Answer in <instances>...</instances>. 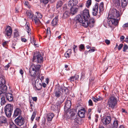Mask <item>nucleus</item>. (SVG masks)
Returning <instances> with one entry per match:
<instances>
[{
  "instance_id": "nucleus-36",
  "label": "nucleus",
  "mask_w": 128,
  "mask_h": 128,
  "mask_svg": "<svg viewBox=\"0 0 128 128\" xmlns=\"http://www.w3.org/2000/svg\"><path fill=\"white\" fill-rule=\"evenodd\" d=\"M36 112L34 111L33 112L30 118V119L32 122L34 121V119L36 116Z\"/></svg>"
},
{
  "instance_id": "nucleus-53",
  "label": "nucleus",
  "mask_w": 128,
  "mask_h": 128,
  "mask_svg": "<svg viewBox=\"0 0 128 128\" xmlns=\"http://www.w3.org/2000/svg\"><path fill=\"white\" fill-rule=\"evenodd\" d=\"M92 99L93 101L95 102H96L98 101L97 96L96 97H93L92 98Z\"/></svg>"
},
{
  "instance_id": "nucleus-18",
  "label": "nucleus",
  "mask_w": 128,
  "mask_h": 128,
  "mask_svg": "<svg viewBox=\"0 0 128 128\" xmlns=\"http://www.w3.org/2000/svg\"><path fill=\"white\" fill-rule=\"evenodd\" d=\"M7 100L10 102H12L13 99V96L11 93H8L6 94Z\"/></svg>"
},
{
  "instance_id": "nucleus-64",
  "label": "nucleus",
  "mask_w": 128,
  "mask_h": 128,
  "mask_svg": "<svg viewBox=\"0 0 128 128\" xmlns=\"http://www.w3.org/2000/svg\"><path fill=\"white\" fill-rule=\"evenodd\" d=\"M22 42H26L27 41V40L26 38H22Z\"/></svg>"
},
{
  "instance_id": "nucleus-47",
  "label": "nucleus",
  "mask_w": 128,
  "mask_h": 128,
  "mask_svg": "<svg viewBox=\"0 0 128 128\" xmlns=\"http://www.w3.org/2000/svg\"><path fill=\"white\" fill-rule=\"evenodd\" d=\"M74 119V121L78 124H79L80 122L79 120L80 118H75Z\"/></svg>"
},
{
  "instance_id": "nucleus-25",
  "label": "nucleus",
  "mask_w": 128,
  "mask_h": 128,
  "mask_svg": "<svg viewBox=\"0 0 128 128\" xmlns=\"http://www.w3.org/2000/svg\"><path fill=\"white\" fill-rule=\"evenodd\" d=\"M63 4V2L61 0L58 1L56 4V8L58 9V8L61 7Z\"/></svg>"
},
{
  "instance_id": "nucleus-49",
  "label": "nucleus",
  "mask_w": 128,
  "mask_h": 128,
  "mask_svg": "<svg viewBox=\"0 0 128 128\" xmlns=\"http://www.w3.org/2000/svg\"><path fill=\"white\" fill-rule=\"evenodd\" d=\"M70 54H69V53L66 52L64 54V56L66 58H68L70 56Z\"/></svg>"
},
{
  "instance_id": "nucleus-58",
  "label": "nucleus",
  "mask_w": 128,
  "mask_h": 128,
  "mask_svg": "<svg viewBox=\"0 0 128 128\" xmlns=\"http://www.w3.org/2000/svg\"><path fill=\"white\" fill-rule=\"evenodd\" d=\"M122 27L123 28H127L128 27V22L126 23L125 24H124L123 26Z\"/></svg>"
},
{
  "instance_id": "nucleus-43",
  "label": "nucleus",
  "mask_w": 128,
  "mask_h": 128,
  "mask_svg": "<svg viewBox=\"0 0 128 128\" xmlns=\"http://www.w3.org/2000/svg\"><path fill=\"white\" fill-rule=\"evenodd\" d=\"M62 102L61 101H58L57 102L56 104V106L58 107H60V104L62 103Z\"/></svg>"
},
{
  "instance_id": "nucleus-9",
  "label": "nucleus",
  "mask_w": 128,
  "mask_h": 128,
  "mask_svg": "<svg viewBox=\"0 0 128 128\" xmlns=\"http://www.w3.org/2000/svg\"><path fill=\"white\" fill-rule=\"evenodd\" d=\"M81 15L83 17L84 19L87 20V19H90L88 10L86 9L83 10L81 13Z\"/></svg>"
},
{
  "instance_id": "nucleus-27",
  "label": "nucleus",
  "mask_w": 128,
  "mask_h": 128,
  "mask_svg": "<svg viewBox=\"0 0 128 128\" xmlns=\"http://www.w3.org/2000/svg\"><path fill=\"white\" fill-rule=\"evenodd\" d=\"M26 31L27 32L28 34H29V33L30 34H31V29L30 28V25L28 23L26 22Z\"/></svg>"
},
{
  "instance_id": "nucleus-10",
  "label": "nucleus",
  "mask_w": 128,
  "mask_h": 128,
  "mask_svg": "<svg viewBox=\"0 0 128 128\" xmlns=\"http://www.w3.org/2000/svg\"><path fill=\"white\" fill-rule=\"evenodd\" d=\"M98 5L99 4L98 3H96L93 8L92 13L93 16H96L98 13Z\"/></svg>"
},
{
  "instance_id": "nucleus-45",
  "label": "nucleus",
  "mask_w": 128,
  "mask_h": 128,
  "mask_svg": "<svg viewBox=\"0 0 128 128\" xmlns=\"http://www.w3.org/2000/svg\"><path fill=\"white\" fill-rule=\"evenodd\" d=\"M75 115V114L74 112H72L70 115L71 119L73 120L75 118L74 117Z\"/></svg>"
},
{
  "instance_id": "nucleus-22",
  "label": "nucleus",
  "mask_w": 128,
  "mask_h": 128,
  "mask_svg": "<svg viewBox=\"0 0 128 128\" xmlns=\"http://www.w3.org/2000/svg\"><path fill=\"white\" fill-rule=\"evenodd\" d=\"M74 20L77 22L81 23L82 22L83 19L80 14L77 15L74 18Z\"/></svg>"
},
{
  "instance_id": "nucleus-48",
  "label": "nucleus",
  "mask_w": 128,
  "mask_h": 128,
  "mask_svg": "<svg viewBox=\"0 0 128 128\" xmlns=\"http://www.w3.org/2000/svg\"><path fill=\"white\" fill-rule=\"evenodd\" d=\"M88 103L89 106H92L93 105L91 99L89 100L88 101Z\"/></svg>"
},
{
  "instance_id": "nucleus-61",
  "label": "nucleus",
  "mask_w": 128,
  "mask_h": 128,
  "mask_svg": "<svg viewBox=\"0 0 128 128\" xmlns=\"http://www.w3.org/2000/svg\"><path fill=\"white\" fill-rule=\"evenodd\" d=\"M20 73L21 74L22 76H23V74L24 73V71L22 69H20Z\"/></svg>"
},
{
  "instance_id": "nucleus-16",
  "label": "nucleus",
  "mask_w": 128,
  "mask_h": 128,
  "mask_svg": "<svg viewBox=\"0 0 128 128\" xmlns=\"http://www.w3.org/2000/svg\"><path fill=\"white\" fill-rule=\"evenodd\" d=\"M5 83V81L4 78L0 76V88H7Z\"/></svg>"
},
{
  "instance_id": "nucleus-39",
  "label": "nucleus",
  "mask_w": 128,
  "mask_h": 128,
  "mask_svg": "<svg viewBox=\"0 0 128 128\" xmlns=\"http://www.w3.org/2000/svg\"><path fill=\"white\" fill-rule=\"evenodd\" d=\"M79 49H80V50L81 51V50H82L84 49L85 47L84 45V44H81L79 46Z\"/></svg>"
},
{
  "instance_id": "nucleus-55",
  "label": "nucleus",
  "mask_w": 128,
  "mask_h": 128,
  "mask_svg": "<svg viewBox=\"0 0 128 128\" xmlns=\"http://www.w3.org/2000/svg\"><path fill=\"white\" fill-rule=\"evenodd\" d=\"M27 14L28 16H29L30 17H31L32 18V16H34V15H33L30 12H28L27 13Z\"/></svg>"
},
{
  "instance_id": "nucleus-12",
  "label": "nucleus",
  "mask_w": 128,
  "mask_h": 128,
  "mask_svg": "<svg viewBox=\"0 0 128 128\" xmlns=\"http://www.w3.org/2000/svg\"><path fill=\"white\" fill-rule=\"evenodd\" d=\"M22 113V111L21 109L19 108H16L14 110V113L13 115V117L14 118L18 116H20Z\"/></svg>"
},
{
  "instance_id": "nucleus-23",
  "label": "nucleus",
  "mask_w": 128,
  "mask_h": 128,
  "mask_svg": "<svg viewBox=\"0 0 128 128\" xmlns=\"http://www.w3.org/2000/svg\"><path fill=\"white\" fill-rule=\"evenodd\" d=\"M58 16H57L53 19L51 23L52 26H54L57 25L58 24Z\"/></svg>"
},
{
  "instance_id": "nucleus-37",
  "label": "nucleus",
  "mask_w": 128,
  "mask_h": 128,
  "mask_svg": "<svg viewBox=\"0 0 128 128\" xmlns=\"http://www.w3.org/2000/svg\"><path fill=\"white\" fill-rule=\"evenodd\" d=\"M8 41H5L4 42H3L2 44L4 47L6 48H7V47L8 46Z\"/></svg>"
},
{
  "instance_id": "nucleus-26",
  "label": "nucleus",
  "mask_w": 128,
  "mask_h": 128,
  "mask_svg": "<svg viewBox=\"0 0 128 128\" xmlns=\"http://www.w3.org/2000/svg\"><path fill=\"white\" fill-rule=\"evenodd\" d=\"M40 73L39 72L36 74V77H37V79L35 81V82L37 81V80L40 79L41 81L43 80L44 78V77L43 76H42V75H40Z\"/></svg>"
},
{
  "instance_id": "nucleus-34",
  "label": "nucleus",
  "mask_w": 128,
  "mask_h": 128,
  "mask_svg": "<svg viewBox=\"0 0 128 128\" xmlns=\"http://www.w3.org/2000/svg\"><path fill=\"white\" fill-rule=\"evenodd\" d=\"M69 13L68 11H66L64 14L63 17L64 19H66L69 16Z\"/></svg>"
},
{
  "instance_id": "nucleus-46",
  "label": "nucleus",
  "mask_w": 128,
  "mask_h": 128,
  "mask_svg": "<svg viewBox=\"0 0 128 128\" xmlns=\"http://www.w3.org/2000/svg\"><path fill=\"white\" fill-rule=\"evenodd\" d=\"M50 31L49 28H48L47 29L46 32V34L49 35L50 34Z\"/></svg>"
},
{
  "instance_id": "nucleus-13",
  "label": "nucleus",
  "mask_w": 128,
  "mask_h": 128,
  "mask_svg": "<svg viewBox=\"0 0 128 128\" xmlns=\"http://www.w3.org/2000/svg\"><path fill=\"white\" fill-rule=\"evenodd\" d=\"M86 110L84 108L81 109L78 112V114L79 116L81 118H84L85 116Z\"/></svg>"
},
{
  "instance_id": "nucleus-62",
  "label": "nucleus",
  "mask_w": 128,
  "mask_h": 128,
  "mask_svg": "<svg viewBox=\"0 0 128 128\" xmlns=\"http://www.w3.org/2000/svg\"><path fill=\"white\" fill-rule=\"evenodd\" d=\"M34 38L33 37H32V38H31L30 42H31L33 44V42L34 41Z\"/></svg>"
},
{
  "instance_id": "nucleus-60",
  "label": "nucleus",
  "mask_w": 128,
  "mask_h": 128,
  "mask_svg": "<svg viewBox=\"0 0 128 128\" xmlns=\"http://www.w3.org/2000/svg\"><path fill=\"white\" fill-rule=\"evenodd\" d=\"M32 99L34 101L36 102L37 100V98L36 97H34L32 98Z\"/></svg>"
},
{
  "instance_id": "nucleus-63",
  "label": "nucleus",
  "mask_w": 128,
  "mask_h": 128,
  "mask_svg": "<svg viewBox=\"0 0 128 128\" xmlns=\"http://www.w3.org/2000/svg\"><path fill=\"white\" fill-rule=\"evenodd\" d=\"M66 52L69 53L70 54H72V50L70 49L68 50Z\"/></svg>"
},
{
  "instance_id": "nucleus-6",
  "label": "nucleus",
  "mask_w": 128,
  "mask_h": 128,
  "mask_svg": "<svg viewBox=\"0 0 128 128\" xmlns=\"http://www.w3.org/2000/svg\"><path fill=\"white\" fill-rule=\"evenodd\" d=\"M16 124L20 126L24 124L25 122L24 119L21 116H19L14 120Z\"/></svg>"
},
{
  "instance_id": "nucleus-3",
  "label": "nucleus",
  "mask_w": 128,
  "mask_h": 128,
  "mask_svg": "<svg viewBox=\"0 0 128 128\" xmlns=\"http://www.w3.org/2000/svg\"><path fill=\"white\" fill-rule=\"evenodd\" d=\"M117 102V98L114 95H111L108 100L107 104L108 108L113 109L116 105Z\"/></svg>"
},
{
  "instance_id": "nucleus-42",
  "label": "nucleus",
  "mask_w": 128,
  "mask_h": 128,
  "mask_svg": "<svg viewBox=\"0 0 128 128\" xmlns=\"http://www.w3.org/2000/svg\"><path fill=\"white\" fill-rule=\"evenodd\" d=\"M11 64L10 63H9L7 65H6L4 67V68L5 70H7L10 67Z\"/></svg>"
},
{
  "instance_id": "nucleus-19",
  "label": "nucleus",
  "mask_w": 128,
  "mask_h": 128,
  "mask_svg": "<svg viewBox=\"0 0 128 128\" xmlns=\"http://www.w3.org/2000/svg\"><path fill=\"white\" fill-rule=\"evenodd\" d=\"M78 8L75 7H71L70 13L72 15L76 14L78 11Z\"/></svg>"
},
{
  "instance_id": "nucleus-54",
  "label": "nucleus",
  "mask_w": 128,
  "mask_h": 128,
  "mask_svg": "<svg viewBox=\"0 0 128 128\" xmlns=\"http://www.w3.org/2000/svg\"><path fill=\"white\" fill-rule=\"evenodd\" d=\"M75 78L74 76H71L70 77V80L71 82H73Z\"/></svg>"
},
{
  "instance_id": "nucleus-33",
  "label": "nucleus",
  "mask_w": 128,
  "mask_h": 128,
  "mask_svg": "<svg viewBox=\"0 0 128 128\" xmlns=\"http://www.w3.org/2000/svg\"><path fill=\"white\" fill-rule=\"evenodd\" d=\"M104 3L103 2H101L99 6V10L100 12L102 11L103 10L104 8Z\"/></svg>"
},
{
  "instance_id": "nucleus-32",
  "label": "nucleus",
  "mask_w": 128,
  "mask_h": 128,
  "mask_svg": "<svg viewBox=\"0 0 128 128\" xmlns=\"http://www.w3.org/2000/svg\"><path fill=\"white\" fill-rule=\"evenodd\" d=\"M1 104L2 106L6 102L5 98L4 96H2L1 98Z\"/></svg>"
},
{
  "instance_id": "nucleus-31",
  "label": "nucleus",
  "mask_w": 128,
  "mask_h": 128,
  "mask_svg": "<svg viewBox=\"0 0 128 128\" xmlns=\"http://www.w3.org/2000/svg\"><path fill=\"white\" fill-rule=\"evenodd\" d=\"M128 1L121 0V4L122 8H124L127 5Z\"/></svg>"
},
{
  "instance_id": "nucleus-35",
  "label": "nucleus",
  "mask_w": 128,
  "mask_h": 128,
  "mask_svg": "<svg viewBox=\"0 0 128 128\" xmlns=\"http://www.w3.org/2000/svg\"><path fill=\"white\" fill-rule=\"evenodd\" d=\"M14 38H16L17 39L18 37L19 36L18 32V31L16 30L14 32Z\"/></svg>"
},
{
  "instance_id": "nucleus-52",
  "label": "nucleus",
  "mask_w": 128,
  "mask_h": 128,
  "mask_svg": "<svg viewBox=\"0 0 128 128\" xmlns=\"http://www.w3.org/2000/svg\"><path fill=\"white\" fill-rule=\"evenodd\" d=\"M123 46V44H121L120 45H119L118 47V50H120L122 48Z\"/></svg>"
},
{
  "instance_id": "nucleus-40",
  "label": "nucleus",
  "mask_w": 128,
  "mask_h": 128,
  "mask_svg": "<svg viewBox=\"0 0 128 128\" xmlns=\"http://www.w3.org/2000/svg\"><path fill=\"white\" fill-rule=\"evenodd\" d=\"M36 15L35 16H37L38 18H41L42 17V16L39 12H36Z\"/></svg>"
},
{
  "instance_id": "nucleus-50",
  "label": "nucleus",
  "mask_w": 128,
  "mask_h": 128,
  "mask_svg": "<svg viewBox=\"0 0 128 128\" xmlns=\"http://www.w3.org/2000/svg\"><path fill=\"white\" fill-rule=\"evenodd\" d=\"M76 49V50H77V46L75 45H74L73 46V50L74 53H76V52L75 50V49Z\"/></svg>"
},
{
  "instance_id": "nucleus-30",
  "label": "nucleus",
  "mask_w": 128,
  "mask_h": 128,
  "mask_svg": "<svg viewBox=\"0 0 128 128\" xmlns=\"http://www.w3.org/2000/svg\"><path fill=\"white\" fill-rule=\"evenodd\" d=\"M10 128H19L13 122H10L9 123Z\"/></svg>"
},
{
  "instance_id": "nucleus-21",
  "label": "nucleus",
  "mask_w": 128,
  "mask_h": 128,
  "mask_svg": "<svg viewBox=\"0 0 128 128\" xmlns=\"http://www.w3.org/2000/svg\"><path fill=\"white\" fill-rule=\"evenodd\" d=\"M71 102L70 100H68L66 102L64 109L67 110L70 109L71 107Z\"/></svg>"
},
{
  "instance_id": "nucleus-56",
  "label": "nucleus",
  "mask_w": 128,
  "mask_h": 128,
  "mask_svg": "<svg viewBox=\"0 0 128 128\" xmlns=\"http://www.w3.org/2000/svg\"><path fill=\"white\" fill-rule=\"evenodd\" d=\"M105 42L106 44L108 45L110 43V40H108L107 39L106 40H105Z\"/></svg>"
},
{
  "instance_id": "nucleus-28",
  "label": "nucleus",
  "mask_w": 128,
  "mask_h": 128,
  "mask_svg": "<svg viewBox=\"0 0 128 128\" xmlns=\"http://www.w3.org/2000/svg\"><path fill=\"white\" fill-rule=\"evenodd\" d=\"M54 116V115L53 114L50 113L47 115V120L48 121H51L52 118Z\"/></svg>"
},
{
  "instance_id": "nucleus-14",
  "label": "nucleus",
  "mask_w": 128,
  "mask_h": 128,
  "mask_svg": "<svg viewBox=\"0 0 128 128\" xmlns=\"http://www.w3.org/2000/svg\"><path fill=\"white\" fill-rule=\"evenodd\" d=\"M78 0H70L68 2V6L70 7H75L78 3Z\"/></svg>"
},
{
  "instance_id": "nucleus-2",
  "label": "nucleus",
  "mask_w": 128,
  "mask_h": 128,
  "mask_svg": "<svg viewBox=\"0 0 128 128\" xmlns=\"http://www.w3.org/2000/svg\"><path fill=\"white\" fill-rule=\"evenodd\" d=\"M41 67L40 65L33 64L32 66L29 69V74L32 77H35L36 74L40 72V69Z\"/></svg>"
},
{
  "instance_id": "nucleus-1",
  "label": "nucleus",
  "mask_w": 128,
  "mask_h": 128,
  "mask_svg": "<svg viewBox=\"0 0 128 128\" xmlns=\"http://www.w3.org/2000/svg\"><path fill=\"white\" fill-rule=\"evenodd\" d=\"M120 16L119 11L115 8L111 9L110 11L108 18V23L110 27L112 25L116 26L118 24L119 22L116 18Z\"/></svg>"
},
{
  "instance_id": "nucleus-41",
  "label": "nucleus",
  "mask_w": 128,
  "mask_h": 128,
  "mask_svg": "<svg viewBox=\"0 0 128 128\" xmlns=\"http://www.w3.org/2000/svg\"><path fill=\"white\" fill-rule=\"evenodd\" d=\"M40 2L44 4H46L48 2L49 0H40Z\"/></svg>"
},
{
  "instance_id": "nucleus-17",
  "label": "nucleus",
  "mask_w": 128,
  "mask_h": 128,
  "mask_svg": "<svg viewBox=\"0 0 128 128\" xmlns=\"http://www.w3.org/2000/svg\"><path fill=\"white\" fill-rule=\"evenodd\" d=\"M8 120L4 116H2L0 117V124H7Z\"/></svg>"
},
{
  "instance_id": "nucleus-5",
  "label": "nucleus",
  "mask_w": 128,
  "mask_h": 128,
  "mask_svg": "<svg viewBox=\"0 0 128 128\" xmlns=\"http://www.w3.org/2000/svg\"><path fill=\"white\" fill-rule=\"evenodd\" d=\"M13 105L11 104H8L4 108L5 114L8 118L11 117L13 110Z\"/></svg>"
},
{
  "instance_id": "nucleus-24",
  "label": "nucleus",
  "mask_w": 128,
  "mask_h": 128,
  "mask_svg": "<svg viewBox=\"0 0 128 128\" xmlns=\"http://www.w3.org/2000/svg\"><path fill=\"white\" fill-rule=\"evenodd\" d=\"M119 122L116 119H115L114 121L112 127L113 128H117L118 126Z\"/></svg>"
},
{
  "instance_id": "nucleus-7",
  "label": "nucleus",
  "mask_w": 128,
  "mask_h": 128,
  "mask_svg": "<svg viewBox=\"0 0 128 128\" xmlns=\"http://www.w3.org/2000/svg\"><path fill=\"white\" fill-rule=\"evenodd\" d=\"M43 61V57L40 54L36 55L34 54L33 56L32 61L35 62L37 63H42Z\"/></svg>"
},
{
  "instance_id": "nucleus-20",
  "label": "nucleus",
  "mask_w": 128,
  "mask_h": 128,
  "mask_svg": "<svg viewBox=\"0 0 128 128\" xmlns=\"http://www.w3.org/2000/svg\"><path fill=\"white\" fill-rule=\"evenodd\" d=\"M37 16H35L34 15V16L32 17V20H34L35 23L36 24H40L41 23V22L40 20L38 18Z\"/></svg>"
},
{
  "instance_id": "nucleus-44",
  "label": "nucleus",
  "mask_w": 128,
  "mask_h": 128,
  "mask_svg": "<svg viewBox=\"0 0 128 128\" xmlns=\"http://www.w3.org/2000/svg\"><path fill=\"white\" fill-rule=\"evenodd\" d=\"M128 48V46L126 44H125L123 48V51L124 52H126V51Z\"/></svg>"
},
{
  "instance_id": "nucleus-29",
  "label": "nucleus",
  "mask_w": 128,
  "mask_h": 128,
  "mask_svg": "<svg viewBox=\"0 0 128 128\" xmlns=\"http://www.w3.org/2000/svg\"><path fill=\"white\" fill-rule=\"evenodd\" d=\"M113 2L114 5L117 7L119 6L120 5V0H112Z\"/></svg>"
},
{
  "instance_id": "nucleus-57",
  "label": "nucleus",
  "mask_w": 128,
  "mask_h": 128,
  "mask_svg": "<svg viewBox=\"0 0 128 128\" xmlns=\"http://www.w3.org/2000/svg\"><path fill=\"white\" fill-rule=\"evenodd\" d=\"M30 102V106L32 108V107L33 106V105H32V104H34V102H31V100L29 101Z\"/></svg>"
},
{
  "instance_id": "nucleus-15",
  "label": "nucleus",
  "mask_w": 128,
  "mask_h": 128,
  "mask_svg": "<svg viewBox=\"0 0 128 128\" xmlns=\"http://www.w3.org/2000/svg\"><path fill=\"white\" fill-rule=\"evenodd\" d=\"M111 121V118L110 116H108L103 119L102 122L104 124L107 125L110 123Z\"/></svg>"
},
{
  "instance_id": "nucleus-4",
  "label": "nucleus",
  "mask_w": 128,
  "mask_h": 128,
  "mask_svg": "<svg viewBox=\"0 0 128 128\" xmlns=\"http://www.w3.org/2000/svg\"><path fill=\"white\" fill-rule=\"evenodd\" d=\"M84 20H82V26L86 27L89 26L90 27H93L94 25L95 20L94 18H92L90 19H87V20L84 19Z\"/></svg>"
},
{
  "instance_id": "nucleus-11",
  "label": "nucleus",
  "mask_w": 128,
  "mask_h": 128,
  "mask_svg": "<svg viewBox=\"0 0 128 128\" xmlns=\"http://www.w3.org/2000/svg\"><path fill=\"white\" fill-rule=\"evenodd\" d=\"M61 88H55L54 94L55 96L57 98H58L62 94Z\"/></svg>"
},
{
  "instance_id": "nucleus-59",
  "label": "nucleus",
  "mask_w": 128,
  "mask_h": 128,
  "mask_svg": "<svg viewBox=\"0 0 128 128\" xmlns=\"http://www.w3.org/2000/svg\"><path fill=\"white\" fill-rule=\"evenodd\" d=\"M74 77L76 80H77L79 78L78 75H75Z\"/></svg>"
},
{
  "instance_id": "nucleus-38",
  "label": "nucleus",
  "mask_w": 128,
  "mask_h": 128,
  "mask_svg": "<svg viewBox=\"0 0 128 128\" xmlns=\"http://www.w3.org/2000/svg\"><path fill=\"white\" fill-rule=\"evenodd\" d=\"M92 3L91 0H88L86 4V6L88 8L91 4Z\"/></svg>"
},
{
  "instance_id": "nucleus-8",
  "label": "nucleus",
  "mask_w": 128,
  "mask_h": 128,
  "mask_svg": "<svg viewBox=\"0 0 128 128\" xmlns=\"http://www.w3.org/2000/svg\"><path fill=\"white\" fill-rule=\"evenodd\" d=\"M4 33L5 36L10 38L12 33V30L11 27L9 26H7L4 32Z\"/></svg>"
},
{
  "instance_id": "nucleus-51",
  "label": "nucleus",
  "mask_w": 128,
  "mask_h": 128,
  "mask_svg": "<svg viewBox=\"0 0 128 128\" xmlns=\"http://www.w3.org/2000/svg\"><path fill=\"white\" fill-rule=\"evenodd\" d=\"M25 4L29 8H30L31 7L30 6V5L28 2L27 1L25 2Z\"/></svg>"
}]
</instances>
